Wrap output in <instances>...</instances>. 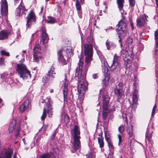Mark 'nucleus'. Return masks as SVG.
<instances>
[{
    "mask_svg": "<svg viewBox=\"0 0 158 158\" xmlns=\"http://www.w3.org/2000/svg\"><path fill=\"white\" fill-rule=\"evenodd\" d=\"M118 56L115 54L114 56L113 61L109 62V64H108V67L111 69L112 70H114L119 68V63L118 62Z\"/></svg>",
    "mask_w": 158,
    "mask_h": 158,
    "instance_id": "11",
    "label": "nucleus"
},
{
    "mask_svg": "<svg viewBox=\"0 0 158 158\" xmlns=\"http://www.w3.org/2000/svg\"><path fill=\"white\" fill-rule=\"evenodd\" d=\"M104 75V78L103 79L102 83L103 88L100 90V94L102 95L103 101L102 118L104 123L107 125L109 124V119L107 122L106 120L107 119L108 114L110 112L108 107L110 98L107 91L104 88L107 87L109 85L110 74L107 72L105 73Z\"/></svg>",
    "mask_w": 158,
    "mask_h": 158,
    "instance_id": "2",
    "label": "nucleus"
},
{
    "mask_svg": "<svg viewBox=\"0 0 158 158\" xmlns=\"http://www.w3.org/2000/svg\"><path fill=\"white\" fill-rule=\"evenodd\" d=\"M133 128L132 125L131 126H129L127 129V132L129 135L130 137H131L132 136L133 133Z\"/></svg>",
    "mask_w": 158,
    "mask_h": 158,
    "instance_id": "32",
    "label": "nucleus"
},
{
    "mask_svg": "<svg viewBox=\"0 0 158 158\" xmlns=\"http://www.w3.org/2000/svg\"><path fill=\"white\" fill-rule=\"evenodd\" d=\"M138 102H132L131 107L132 109L135 111L137 106Z\"/></svg>",
    "mask_w": 158,
    "mask_h": 158,
    "instance_id": "41",
    "label": "nucleus"
},
{
    "mask_svg": "<svg viewBox=\"0 0 158 158\" xmlns=\"http://www.w3.org/2000/svg\"><path fill=\"white\" fill-rule=\"evenodd\" d=\"M64 123L66 124H67L69 122L70 118L67 114H65L64 115Z\"/></svg>",
    "mask_w": 158,
    "mask_h": 158,
    "instance_id": "35",
    "label": "nucleus"
},
{
    "mask_svg": "<svg viewBox=\"0 0 158 158\" xmlns=\"http://www.w3.org/2000/svg\"><path fill=\"white\" fill-rule=\"evenodd\" d=\"M29 104V101L28 100H26L24 103L21 105L19 107V110L20 112H23L25 111L28 108Z\"/></svg>",
    "mask_w": 158,
    "mask_h": 158,
    "instance_id": "24",
    "label": "nucleus"
},
{
    "mask_svg": "<svg viewBox=\"0 0 158 158\" xmlns=\"http://www.w3.org/2000/svg\"><path fill=\"white\" fill-rule=\"evenodd\" d=\"M156 45L155 46V51L156 52L158 51V40L155 41Z\"/></svg>",
    "mask_w": 158,
    "mask_h": 158,
    "instance_id": "48",
    "label": "nucleus"
},
{
    "mask_svg": "<svg viewBox=\"0 0 158 158\" xmlns=\"http://www.w3.org/2000/svg\"><path fill=\"white\" fill-rule=\"evenodd\" d=\"M138 95H132V102H138Z\"/></svg>",
    "mask_w": 158,
    "mask_h": 158,
    "instance_id": "45",
    "label": "nucleus"
},
{
    "mask_svg": "<svg viewBox=\"0 0 158 158\" xmlns=\"http://www.w3.org/2000/svg\"><path fill=\"white\" fill-rule=\"evenodd\" d=\"M41 49L40 45L38 44L37 45L35 46L34 47L33 49L34 54H36L37 53H38L41 52Z\"/></svg>",
    "mask_w": 158,
    "mask_h": 158,
    "instance_id": "30",
    "label": "nucleus"
},
{
    "mask_svg": "<svg viewBox=\"0 0 158 158\" xmlns=\"http://www.w3.org/2000/svg\"><path fill=\"white\" fill-rule=\"evenodd\" d=\"M17 72L21 78L26 80L31 78L30 71L27 69L25 64L23 63L17 64Z\"/></svg>",
    "mask_w": 158,
    "mask_h": 158,
    "instance_id": "5",
    "label": "nucleus"
},
{
    "mask_svg": "<svg viewBox=\"0 0 158 158\" xmlns=\"http://www.w3.org/2000/svg\"><path fill=\"white\" fill-rule=\"evenodd\" d=\"M4 60L2 58H0V65H2L3 64Z\"/></svg>",
    "mask_w": 158,
    "mask_h": 158,
    "instance_id": "60",
    "label": "nucleus"
},
{
    "mask_svg": "<svg viewBox=\"0 0 158 158\" xmlns=\"http://www.w3.org/2000/svg\"><path fill=\"white\" fill-rule=\"evenodd\" d=\"M10 34V32L7 30H3L0 31V40H3L7 39Z\"/></svg>",
    "mask_w": 158,
    "mask_h": 158,
    "instance_id": "22",
    "label": "nucleus"
},
{
    "mask_svg": "<svg viewBox=\"0 0 158 158\" xmlns=\"http://www.w3.org/2000/svg\"><path fill=\"white\" fill-rule=\"evenodd\" d=\"M48 127V124L44 125L41 128L40 131H42L43 132H44L46 131V129Z\"/></svg>",
    "mask_w": 158,
    "mask_h": 158,
    "instance_id": "43",
    "label": "nucleus"
},
{
    "mask_svg": "<svg viewBox=\"0 0 158 158\" xmlns=\"http://www.w3.org/2000/svg\"><path fill=\"white\" fill-rule=\"evenodd\" d=\"M120 29H116V31L117 34L118 35V37L119 39L118 41L120 43V44L122 43V39L121 38L122 37H123L126 36L127 33V31L126 30V29L125 28Z\"/></svg>",
    "mask_w": 158,
    "mask_h": 158,
    "instance_id": "17",
    "label": "nucleus"
},
{
    "mask_svg": "<svg viewBox=\"0 0 158 158\" xmlns=\"http://www.w3.org/2000/svg\"><path fill=\"white\" fill-rule=\"evenodd\" d=\"M133 41L132 38L128 37L126 42L127 46L126 49H123L121 51V55L123 58L126 69L129 68L131 67L134 58V55L133 52L134 45L132 44Z\"/></svg>",
    "mask_w": 158,
    "mask_h": 158,
    "instance_id": "3",
    "label": "nucleus"
},
{
    "mask_svg": "<svg viewBox=\"0 0 158 158\" xmlns=\"http://www.w3.org/2000/svg\"><path fill=\"white\" fill-rule=\"evenodd\" d=\"M130 26L131 28V30L132 31H133L134 29V23L132 22V20L131 19H130Z\"/></svg>",
    "mask_w": 158,
    "mask_h": 158,
    "instance_id": "51",
    "label": "nucleus"
},
{
    "mask_svg": "<svg viewBox=\"0 0 158 158\" xmlns=\"http://www.w3.org/2000/svg\"><path fill=\"white\" fill-rule=\"evenodd\" d=\"M56 134V130H55L53 132L51 137V139L52 140H53L55 139V138Z\"/></svg>",
    "mask_w": 158,
    "mask_h": 158,
    "instance_id": "46",
    "label": "nucleus"
},
{
    "mask_svg": "<svg viewBox=\"0 0 158 158\" xmlns=\"http://www.w3.org/2000/svg\"><path fill=\"white\" fill-rule=\"evenodd\" d=\"M108 147L109 148V150L111 152H113L114 151V148L113 144L110 145V146H108Z\"/></svg>",
    "mask_w": 158,
    "mask_h": 158,
    "instance_id": "49",
    "label": "nucleus"
},
{
    "mask_svg": "<svg viewBox=\"0 0 158 158\" xmlns=\"http://www.w3.org/2000/svg\"><path fill=\"white\" fill-rule=\"evenodd\" d=\"M0 53L1 55L2 56H10V54L8 52H6L4 50H1L0 51Z\"/></svg>",
    "mask_w": 158,
    "mask_h": 158,
    "instance_id": "44",
    "label": "nucleus"
},
{
    "mask_svg": "<svg viewBox=\"0 0 158 158\" xmlns=\"http://www.w3.org/2000/svg\"><path fill=\"white\" fill-rule=\"evenodd\" d=\"M118 8L121 11L123 10V7L125 3V0H116Z\"/></svg>",
    "mask_w": 158,
    "mask_h": 158,
    "instance_id": "26",
    "label": "nucleus"
},
{
    "mask_svg": "<svg viewBox=\"0 0 158 158\" xmlns=\"http://www.w3.org/2000/svg\"><path fill=\"white\" fill-rule=\"evenodd\" d=\"M114 92L115 95L117 97V101L119 102L123 96L124 95L123 83L119 82L118 84L116 85L114 89Z\"/></svg>",
    "mask_w": 158,
    "mask_h": 158,
    "instance_id": "6",
    "label": "nucleus"
},
{
    "mask_svg": "<svg viewBox=\"0 0 158 158\" xmlns=\"http://www.w3.org/2000/svg\"><path fill=\"white\" fill-rule=\"evenodd\" d=\"M4 152V158H11L13 154V150L11 148H4L3 150ZM2 155L0 154V158H2Z\"/></svg>",
    "mask_w": 158,
    "mask_h": 158,
    "instance_id": "20",
    "label": "nucleus"
},
{
    "mask_svg": "<svg viewBox=\"0 0 158 158\" xmlns=\"http://www.w3.org/2000/svg\"><path fill=\"white\" fill-rule=\"evenodd\" d=\"M156 107H157V105H156V104H155V105H154V106L153 107V108L152 109V115L153 114L155 113V112L156 109Z\"/></svg>",
    "mask_w": 158,
    "mask_h": 158,
    "instance_id": "52",
    "label": "nucleus"
},
{
    "mask_svg": "<svg viewBox=\"0 0 158 158\" xmlns=\"http://www.w3.org/2000/svg\"><path fill=\"white\" fill-rule=\"evenodd\" d=\"M1 12L2 15H6L8 13V5L6 0H1Z\"/></svg>",
    "mask_w": 158,
    "mask_h": 158,
    "instance_id": "12",
    "label": "nucleus"
},
{
    "mask_svg": "<svg viewBox=\"0 0 158 158\" xmlns=\"http://www.w3.org/2000/svg\"><path fill=\"white\" fill-rule=\"evenodd\" d=\"M47 75L48 76L50 77H51L53 79L55 78L57 76V74L55 71V69L53 65L51 66L50 68Z\"/></svg>",
    "mask_w": 158,
    "mask_h": 158,
    "instance_id": "23",
    "label": "nucleus"
},
{
    "mask_svg": "<svg viewBox=\"0 0 158 158\" xmlns=\"http://www.w3.org/2000/svg\"><path fill=\"white\" fill-rule=\"evenodd\" d=\"M104 139L99 138V137L98 138V143L99 144V147L101 148H103L104 146Z\"/></svg>",
    "mask_w": 158,
    "mask_h": 158,
    "instance_id": "34",
    "label": "nucleus"
},
{
    "mask_svg": "<svg viewBox=\"0 0 158 158\" xmlns=\"http://www.w3.org/2000/svg\"><path fill=\"white\" fill-rule=\"evenodd\" d=\"M19 0H14V4L15 5L16 4L19 3Z\"/></svg>",
    "mask_w": 158,
    "mask_h": 158,
    "instance_id": "62",
    "label": "nucleus"
},
{
    "mask_svg": "<svg viewBox=\"0 0 158 158\" xmlns=\"http://www.w3.org/2000/svg\"><path fill=\"white\" fill-rule=\"evenodd\" d=\"M25 10L26 8L25 6H24L23 4V3H21L18 7L16 9L15 13V16L17 17L21 16L24 13L26 15V13H25Z\"/></svg>",
    "mask_w": 158,
    "mask_h": 158,
    "instance_id": "14",
    "label": "nucleus"
},
{
    "mask_svg": "<svg viewBox=\"0 0 158 158\" xmlns=\"http://www.w3.org/2000/svg\"><path fill=\"white\" fill-rule=\"evenodd\" d=\"M106 44L107 49L108 50H110V48L111 47L112 43L110 41H106Z\"/></svg>",
    "mask_w": 158,
    "mask_h": 158,
    "instance_id": "42",
    "label": "nucleus"
},
{
    "mask_svg": "<svg viewBox=\"0 0 158 158\" xmlns=\"http://www.w3.org/2000/svg\"><path fill=\"white\" fill-rule=\"evenodd\" d=\"M27 28H30L33 23H35L36 21V16L35 12L31 10L28 14L26 17Z\"/></svg>",
    "mask_w": 158,
    "mask_h": 158,
    "instance_id": "7",
    "label": "nucleus"
},
{
    "mask_svg": "<svg viewBox=\"0 0 158 158\" xmlns=\"http://www.w3.org/2000/svg\"><path fill=\"white\" fill-rule=\"evenodd\" d=\"M75 6L77 10L80 11L81 10V6L79 0H76L75 3Z\"/></svg>",
    "mask_w": 158,
    "mask_h": 158,
    "instance_id": "36",
    "label": "nucleus"
},
{
    "mask_svg": "<svg viewBox=\"0 0 158 158\" xmlns=\"http://www.w3.org/2000/svg\"><path fill=\"white\" fill-rule=\"evenodd\" d=\"M126 17L123 16L122 19L118 22V24L116 26V29H120L125 28L126 31H128V28L126 22L127 21L126 20Z\"/></svg>",
    "mask_w": 158,
    "mask_h": 158,
    "instance_id": "15",
    "label": "nucleus"
},
{
    "mask_svg": "<svg viewBox=\"0 0 158 158\" xmlns=\"http://www.w3.org/2000/svg\"><path fill=\"white\" fill-rule=\"evenodd\" d=\"M105 139L107 143L108 146H110V145L113 144V141L110 138V136L109 135H107L106 132H105Z\"/></svg>",
    "mask_w": 158,
    "mask_h": 158,
    "instance_id": "28",
    "label": "nucleus"
},
{
    "mask_svg": "<svg viewBox=\"0 0 158 158\" xmlns=\"http://www.w3.org/2000/svg\"><path fill=\"white\" fill-rule=\"evenodd\" d=\"M41 36L42 41L43 44H45L49 40L48 35L46 32V27L44 26L42 27Z\"/></svg>",
    "mask_w": 158,
    "mask_h": 158,
    "instance_id": "19",
    "label": "nucleus"
},
{
    "mask_svg": "<svg viewBox=\"0 0 158 158\" xmlns=\"http://www.w3.org/2000/svg\"><path fill=\"white\" fill-rule=\"evenodd\" d=\"M40 158H53L54 157V152H50L49 153H44L40 156Z\"/></svg>",
    "mask_w": 158,
    "mask_h": 158,
    "instance_id": "27",
    "label": "nucleus"
},
{
    "mask_svg": "<svg viewBox=\"0 0 158 158\" xmlns=\"http://www.w3.org/2000/svg\"><path fill=\"white\" fill-rule=\"evenodd\" d=\"M92 77L94 79H95L98 78V73H94L92 75Z\"/></svg>",
    "mask_w": 158,
    "mask_h": 158,
    "instance_id": "54",
    "label": "nucleus"
},
{
    "mask_svg": "<svg viewBox=\"0 0 158 158\" xmlns=\"http://www.w3.org/2000/svg\"><path fill=\"white\" fill-rule=\"evenodd\" d=\"M87 158H92V153L91 152H89L88 154L86 155Z\"/></svg>",
    "mask_w": 158,
    "mask_h": 158,
    "instance_id": "55",
    "label": "nucleus"
},
{
    "mask_svg": "<svg viewBox=\"0 0 158 158\" xmlns=\"http://www.w3.org/2000/svg\"><path fill=\"white\" fill-rule=\"evenodd\" d=\"M103 15V14L102 13V10H100L99 11V13L98 15V17H97V19H98L99 18V17H98L99 16H102Z\"/></svg>",
    "mask_w": 158,
    "mask_h": 158,
    "instance_id": "58",
    "label": "nucleus"
},
{
    "mask_svg": "<svg viewBox=\"0 0 158 158\" xmlns=\"http://www.w3.org/2000/svg\"><path fill=\"white\" fill-rule=\"evenodd\" d=\"M107 158H113V156L110 154L108 155Z\"/></svg>",
    "mask_w": 158,
    "mask_h": 158,
    "instance_id": "64",
    "label": "nucleus"
},
{
    "mask_svg": "<svg viewBox=\"0 0 158 158\" xmlns=\"http://www.w3.org/2000/svg\"><path fill=\"white\" fill-rule=\"evenodd\" d=\"M66 52L67 53H69L70 52V50H69L67 48H66Z\"/></svg>",
    "mask_w": 158,
    "mask_h": 158,
    "instance_id": "63",
    "label": "nucleus"
},
{
    "mask_svg": "<svg viewBox=\"0 0 158 158\" xmlns=\"http://www.w3.org/2000/svg\"><path fill=\"white\" fill-rule=\"evenodd\" d=\"M50 80V77L47 75L43 77L42 81L44 83H47Z\"/></svg>",
    "mask_w": 158,
    "mask_h": 158,
    "instance_id": "39",
    "label": "nucleus"
},
{
    "mask_svg": "<svg viewBox=\"0 0 158 158\" xmlns=\"http://www.w3.org/2000/svg\"><path fill=\"white\" fill-rule=\"evenodd\" d=\"M46 99L47 101L46 102L45 107L44 108L42 115L41 118L42 120H44L45 119L47 116V113L48 114V116L50 118L52 117L53 113V101L50 97H47Z\"/></svg>",
    "mask_w": 158,
    "mask_h": 158,
    "instance_id": "4",
    "label": "nucleus"
},
{
    "mask_svg": "<svg viewBox=\"0 0 158 158\" xmlns=\"http://www.w3.org/2000/svg\"><path fill=\"white\" fill-rule=\"evenodd\" d=\"M152 138V135L150 134L149 135H146V139L149 141L150 140V139Z\"/></svg>",
    "mask_w": 158,
    "mask_h": 158,
    "instance_id": "53",
    "label": "nucleus"
},
{
    "mask_svg": "<svg viewBox=\"0 0 158 158\" xmlns=\"http://www.w3.org/2000/svg\"><path fill=\"white\" fill-rule=\"evenodd\" d=\"M65 78L63 85V99L64 102H68V85L69 81L67 79L66 73L64 74Z\"/></svg>",
    "mask_w": 158,
    "mask_h": 158,
    "instance_id": "10",
    "label": "nucleus"
},
{
    "mask_svg": "<svg viewBox=\"0 0 158 158\" xmlns=\"http://www.w3.org/2000/svg\"><path fill=\"white\" fill-rule=\"evenodd\" d=\"M154 36L155 41L158 40V30H156L154 33Z\"/></svg>",
    "mask_w": 158,
    "mask_h": 158,
    "instance_id": "47",
    "label": "nucleus"
},
{
    "mask_svg": "<svg viewBox=\"0 0 158 158\" xmlns=\"http://www.w3.org/2000/svg\"><path fill=\"white\" fill-rule=\"evenodd\" d=\"M136 25L140 28L143 27L146 24L145 18L142 15H139V17L136 19Z\"/></svg>",
    "mask_w": 158,
    "mask_h": 158,
    "instance_id": "16",
    "label": "nucleus"
},
{
    "mask_svg": "<svg viewBox=\"0 0 158 158\" xmlns=\"http://www.w3.org/2000/svg\"><path fill=\"white\" fill-rule=\"evenodd\" d=\"M70 132L71 135H73V138H81L80 136L81 134L80 129L77 125H74L73 128L71 130Z\"/></svg>",
    "mask_w": 158,
    "mask_h": 158,
    "instance_id": "13",
    "label": "nucleus"
},
{
    "mask_svg": "<svg viewBox=\"0 0 158 158\" xmlns=\"http://www.w3.org/2000/svg\"><path fill=\"white\" fill-rule=\"evenodd\" d=\"M122 135H118V145L119 146L122 144L123 139Z\"/></svg>",
    "mask_w": 158,
    "mask_h": 158,
    "instance_id": "40",
    "label": "nucleus"
},
{
    "mask_svg": "<svg viewBox=\"0 0 158 158\" xmlns=\"http://www.w3.org/2000/svg\"><path fill=\"white\" fill-rule=\"evenodd\" d=\"M87 41L88 43V44L89 46H91L93 47V46H94L95 44V42L94 40V38L92 37H89L87 39Z\"/></svg>",
    "mask_w": 158,
    "mask_h": 158,
    "instance_id": "31",
    "label": "nucleus"
},
{
    "mask_svg": "<svg viewBox=\"0 0 158 158\" xmlns=\"http://www.w3.org/2000/svg\"><path fill=\"white\" fill-rule=\"evenodd\" d=\"M62 52L63 50L61 49L58 51L57 52L58 62L60 63L63 65L66 64H67V62L64 57L62 54Z\"/></svg>",
    "mask_w": 158,
    "mask_h": 158,
    "instance_id": "18",
    "label": "nucleus"
},
{
    "mask_svg": "<svg viewBox=\"0 0 158 158\" xmlns=\"http://www.w3.org/2000/svg\"><path fill=\"white\" fill-rule=\"evenodd\" d=\"M46 20L48 23L53 24L56 22V19L55 17L48 16H47V19Z\"/></svg>",
    "mask_w": 158,
    "mask_h": 158,
    "instance_id": "29",
    "label": "nucleus"
},
{
    "mask_svg": "<svg viewBox=\"0 0 158 158\" xmlns=\"http://www.w3.org/2000/svg\"><path fill=\"white\" fill-rule=\"evenodd\" d=\"M92 60L93 58H85V65L84 69L85 70V72L87 71Z\"/></svg>",
    "mask_w": 158,
    "mask_h": 158,
    "instance_id": "25",
    "label": "nucleus"
},
{
    "mask_svg": "<svg viewBox=\"0 0 158 158\" xmlns=\"http://www.w3.org/2000/svg\"><path fill=\"white\" fill-rule=\"evenodd\" d=\"M81 57L78 63V66L76 69L75 75L78 77V85L77 88L75 87L72 89L70 95L72 96L73 100H74V96L78 98L81 100L84 99L85 91L88 89L87 84L86 83L85 78L82 75V69L84 64V57L83 55L81 54Z\"/></svg>",
    "mask_w": 158,
    "mask_h": 158,
    "instance_id": "1",
    "label": "nucleus"
},
{
    "mask_svg": "<svg viewBox=\"0 0 158 158\" xmlns=\"http://www.w3.org/2000/svg\"><path fill=\"white\" fill-rule=\"evenodd\" d=\"M3 105V100L2 99L0 98V108Z\"/></svg>",
    "mask_w": 158,
    "mask_h": 158,
    "instance_id": "61",
    "label": "nucleus"
},
{
    "mask_svg": "<svg viewBox=\"0 0 158 158\" xmlns=\"http://www.w3.org/2000/svg\"><path fill=\"white\" fill-rule=\"evenodd\" d=\"M84 53L85 58H93V47L89 46L87 44L84 45Z\"/></svg>",
    "mask_w": 158,
    "mask_h": 158,
    "instance_id": "9",
    "label": "nucleus"
},
{
    "mask_svg": "<svg viewBox=\"0 0 158 158\" xmlns=\"http://www.w3.org/2000/svg\"><path fill=\"white\" fill-rule=\"evenodd\" d=\"M14 129L15 130V135L16 137L19 135V132L20 131V127L19 125L17 126L16 120L13 119L10 122V124L8 128L9 133L11 132Z\"/></svg>",
    "mask_w": 158,
    "mask_h": 158,
    "instance_id": "8",
    "label": "nucleus"
},
{
    "mask_svg": "<svg viewBox=\"0 0 158 158\" xmlns=\"http://www.w3.org/2000/svg\"><path fill=\"white\" fill-rule=\"evenodd\" d=\"M41 58V57L40 56H38L37 55L33 54V61L34 62L39 63Z\"/></svg>",
    "mask_w": 158,
    "mask_h": 158,
    "instance_id": "38",
    "label": "nucleus"
},
{
    "mask_svg": "<svg viewBox=\"0 0 158 158\" xmlns=\"http://www.w3.org/2000/svg\"><path fill=\"white\" fill-rule=\"evenodd\" d=\"M133 89H137V87L138 86V84L135 82L133 83Z\"/></svg>",
    "mask_w": 158,
    "mask_h": 158,
    "instance_id": "57",
    "label": "nucleus"
},
{
    "mask_svg": "<svg viewBox=\"0 0 158 158\" xmlns=\"http://www.w3.org/2000/svg\"><path fill=\"white\" fill-rule=\"evenodd\" d=\"M98 135L100 137H99L100 139H104L103 137V132L102 131H101V132Z\"/></svg>",
    "mask_w": 158,
    "mask_h": 158,
    "instance_id": "59",
    "label": "nucleus"
},
{
    "mask_svg": "<svg viewBox=\"0 0 158 158\" xmlns=\"http://www.w3.org/2000/svg\"><path fill=\"white\" fill-rule=\"evenodd\" d=\"M118 130L120 134L121 135H123L125 130L124 125L123 124L121 125L118 127Z\"/></svg>",
    "mask_w": 158,
    "mask_h": 158,
    "instance_id": "33",
    "label": "nucleus"
},
{
    "mask_svg": "<svg viewBox=\"0 0 158 158\" xmlns=\"http://www.w3.org/2000/svg\"><path fill=\"white\" fill-rule=\"evenodd\" d=\"M129 2V6L132 9H133L135 4V0H128Z\"/></svg>",
    "mask_w": 158,
    "mask_h": 158,
    "instance_id": "37",
    "label": "nucleus"
},
{
    "mask_svg": "<svg viewBox=\"0 0 158 158\" xmlns=\"http://www.w3.org/2000/svg\"><path fill=\"white\" fill-rule=\"evenodd\" d=\"M80 139L79 138H73V144L74 149L76 152L81 147Z\"/></svg>",
    "mask_w": 158,
    "mask_h": 158,
    "instance_id": "21",
    "label": "nucleus"
},
{
    "mask_svg": "<svg viewBox=\"0 0 158 158\" xmlns=\"http://www.w3.org/2000/svg\"><path fill=\"white\" fill-rule=\"evenodd\" d=\"M138 89H134L133 91V95H137V94H138Z\"/></svg>",
    "mask_w": 158,
    "mask_h": 158,
    "instance_id": "56",
    "label": "nucleus"
},
{
    "mask_svg": "<svg viewBox=\"0 0 158 158\" xmlns=\"http://www.w3.org/2000/svg\"><path fill=\"white\" fill-rule=\"evenodd\" d=\"M53 150L54 152L56 154H58L59 153V150L57 148H53Z\"/></svg>",
    "mask_w": 158,
    "mask_h": 158,
    "instance_id": "50",
    "label": "nucleus"
}]
</instances>
